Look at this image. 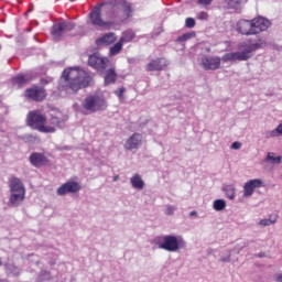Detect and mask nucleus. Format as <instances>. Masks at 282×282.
Returning <instances> with one entry per match:
<instances>
[{"instance_id": "obj_28", "label": "nucleus", "mask_w": 282, "mask_h": 282, "mask_svg": "<svg viewBox=\"0 0 282 282\" xmlns=\"http://www.w3.org/2000/svg\"><path fill=\"white\" fill-rule=\"evenodd\" d=\"M191 39H195V32L184 33L183 35L176 39L177 43H186V41H191Z\"/></svg>"}, {"instance_id": "obj_42", "label": "nucleus", "mask_w": 282, "mask_h": 282, "mask_svg": "<svg viewBox=\"0 0 282 282\" xmlns=\"http://www.w3.org/2000/svg\"><path fill=\"white\" fill-rule=\"evenodd\" d=\"M221 261H223L224 263H226V261H230V257H228V258H223Z\"/></svg>"}, {"instance_id": "obj_41", "label": "nucleus", "mask_w": 282, "mask_h": 282, "mask_svg": "<svg viewBox=\"0 0 282 282\" xmlns=\"http://www.w3.org/2000/svg\"><path fill=\"white\" fill-rule=\"evenodd\" d=\"M47 83H50V82H47L46 79H41L42 85H47Z\"/></svg>"}, {"instance_id": "obj_25", "label": "nucleus", "mask_w": 282, "mask_h": 282, "mask_svg": "<svg viewBox=\"0 0 282 282\" xmlns=\"http://www.w3.org/2000/svg\"><path fill=\"white\" fill-rule=\"evenodd\" d=\"M276 219H279V216L276 214L271 215L269 219L260 220L259 226H261V228H265V226H272V224H276Z\"/></svg>"}, {"instance_id": "obj_29", "label": "nucleus", "mask_w": 282, "mask_h": 282, "mask_svg": "<svg viewBox=\"0 0 282 282\" xmlns=\"http://www.w3.org/2000/svg\"><path fill=\"white\" fill-rule=\"evenodd\" d=\"M264 160L265 162H271V164H279L281 162V156H274V152H268Z\"/></svg>"}, {"instance_id": "obj_21", "label": "nucleus", "mask_w": 282, "mask_h": 282, "mask_svg": "<svg viewBox=\"0 0 282 282\" xmlns=\"http://www.w3.org/2000/svg\"><path fill=\"white\" fill-rule=\"evenodd\" d=\"M116 80H118V73H116V68H110L106 70L105 77H104V84L113 85L116 84Z\"/></svg>"}, {"instance_id": "obj_34", "label": "nucleus", "mask_w": 282, "mask_h": 282, "mask_svg": "<svg viewBox=\"0 0 282 282\" xmlns=\"http://www.w3.org/2000/svg\"><path fill=\"white\" fill-rule=\"evenodd\" d=\"M185 26H187V28H189V29L194 28V26H195V19H193V18H187V19L185 20Z\"/></svg>"}, {"instance_id": "obj_14", "label": "nucleus", "mask_w": 282, "mask_h": 282, "mask_svg": "<svg viewBox=\"0 0 282 282\" xmlns=\"http://www.w3.org/2000/svg\"><path fill=\"white\" fill-rule=\"evenodd\" d=\"M202 67L203 69H219L221 67V58L219 56H205L202 58Z\"/></svg>"}, {"instance_id": "obj_7", "label": "nucleus", "mask_w": 282, "mask_h": 282, "mask_svg": "<svg viewBox=\"0 0 282 282\" xmlns=\"http://www.w3.org/2000/svg\"><path fill=\"white\" fill-rule=\"evenodd\" d=\"M105 3L97 4L89 13L90 23L95 28H101V30H111L113 22L102 20V7Z\"/></svg>"}, {"instance_id": "obj_23", "label": "nucleus", "mask_w": 282, "mask_h": 282, "mask_svg": "<svg viewBox=\"0 0 282 282\" xmlns=\"http://www.w3.org/2000/svg\"><path fill=\"white\" fill-rule=\"evenodd\" d=\"M25 200V195L23 194H11L9 198V203L11 206H20Z\"/></svg>"}, {"instance_id": "obj_22", "label": "nucleus", "mask_w": 282, "mask_h": 282, "mask_svg": "<svg viewBox=\"0 0 282 282\" xmlns=\"http://www.w3.org/2000/svg\"><path fill=\"white\" fill-rule=\"evenodd\" d=\"M130 184L133 188H137V191H142V188H144V181L140 174H133L130 178Z\"/></svg>"}, {"instance_id": "obj_5", "label": "nucleus", "mask_w": 282, "mask_h": 282, "mask_svg": "<svg viewBox=\"0 0 282 282\" xmlns=\"http://www.w3.org/2000/svg\"><path fill=\"white\" fill-rule=\"evenodd\" d=\"M133 12L131 3L127 0H123L113 7L111 13L109 14L110 23H124L127 19H130L131 13Z\"/></svg>"}, {"instance_id": "obj_15", "label": "nucleus", "mask_w": 282, "mask_h": 282, "mask_svg": "<svg viewBox=\"0 0 282 282\" xmlns=\"http://www.w3.org/2000/svg\"><path fill=\"white\" fill-rule=\"evenodd\" d=\"M9 188L11 195H25V185L19 177H11L9 180Z\"/></svg>"}, {"instance_id": "obj_4", "label": "nucleus", "mask_w": 282, "mask_h": 282, "mask_svg": "<svg viewBox=\"0 0 282 282\" xmlns=\"http://www.w3.org/2000/svg\"><path fill=\"white\" fill-rule=\"evenodd\" d=\"M46 123L47 118L45 117V115L41 113L40 110L30 111L26 116L28 127L35 131H39L40 133L54 131L53 128L45 127Z\"/></svg>"}, {"instance_id": "obj_27", "label": "nucleus", "mask_w": 282, "mask_h": 282, "mask_svg": "<svg viewBox=\"0 0 282 282\" xmlns=\"http://www.w3.org/2000/svg\"><path fill=\"white\" fill-rule=\"evenodd\" d=\"M135 39V33L132 31H126L122 36L119 39L120 42L124 43H131Z\"/></svg>"}, {"instance_id": "obj_40", "label": "nucleus", "mask_w": 282, "mask_h": 282, "mask_svg": "<svg viewBox=\"0 0 282 282\" xmlns=\"http://www.w3.org/2000/svg\"><path fill=\"white\" fill-rule=\"evenodd\" d=\"M276 282H282V273L276 276Z\"/></svg>"}, {"instance_id": "obj_12", "label": "nucleus", "mask_w": 282, "mask_h": 282, "mask_svg": "<svg viewBox=\"0 0 282 282\" xmlns=\"http://www.w3.org/2000/svg\"><path fill=\"white\" fill-rule=\"evenodd\" d=\"M44 127H48L50 129H54L51 132L43 133H56L58 129L63 128V112L57 111L55 115H51L48 123H44Z\"/></svg>"}, {"instance_id": "obj_31", "label": "nucleus", "mask_w": 282, "mask_h": 282, "mask_svg": "<svg viewBox=\"0 0 282 282\" xmlns=\"http://www.w3.org/2000/svg\"><path fill=\"white\" fill-rule=\"evenodd\" d=\"M226 208V200L224 199H216L214 202V209L216 210H224Z\"/></svg>"}, {"instance_id": "obj_9", "label": "nucleus", "mask_w": 282, "mask_h": 282, "mask_svg": "<svg viewBox=\"0 0 282 282\" xmlns=\"http://www.w3.org/2000/svg\"><path fill=\"white\" fill-rule=\"evenodd\" d=\"M88 65L89 67H93V69H96V72H99V74H102L109 65V58L95 53L88 57Z\"/></svg>"}, {"instance_id": "obj_1", "label": "nucleus", "mask_w": 282, "mask_h": 282, "mask_svg": "<svg viewBox=\"0 0 282 282\" xmlns=\"http://www.w3.org/2000/svg\"><path fill=\"white\" fill-rule=\"evenodd\" d=\"M62 78L64 79L65 89H70L74 94L80 91V89H85L94 80L89 76V73L80 68H65Z\"/></svg>"}, {"instance_id": "obj_39", "label": "nucleus", "mask_w": 282, "mask_h": 282, "mask_svg": "<svg viewBox=\"0 0 282 282\" xmlns=\"http://www.w3.org/2000/svg\"><path fill=\"white\" fill-rule=\"evenodd\" d=\"M173 213H175V208L174 207H167L166 214L167 215H173Z\"/></svg>"}, {"instance_id": "obj_24", "label": "nucleus", "mask_w": 282, "mask_h": 282, "mask_svg": "<svg viewBox=\"0 0 282 282\" xmlns=\"http://www.w3.org/2000/svg\"><path fill=\"white\" fill-rule=\"evenodd\" d=\"M124 44L119 40L113 46L109 48V55L110 56H118L120 52H122V46Z\"/></svg>"}, {"instance_id": "obj_20", "label": "nucleus", "mask_w": 282, "mask_h": 282, "mask_svg": "<svg viewBox=\"0 0 282 282\" xmlns=\"http://www.w3.org/2000/svg\"><path fill=\"white\" fill-rule=\"evenodd\" d=\"M117 39L116 33H106L96 40V45H105L107 47L116 43Z\"/></svg>"}, {"instance_id": "obj_3", "label": "nucleus", "mask_w": 282, "mask_h": 282, "mask_svg": "<svg viewBox=\"0 0 282 282\" xmlns=\"http://www.w3.org/2000/svg\"><path fill=\"white\" fill-rule=\"evenodd\" d=\"M262 47H265V41L261 39L250 44L243 42L239 45V48L243 51L227 53L223 56L221 61H224V63L230 61H248L252 58V52H257V50H261Z\"/></svg>"}, {"instance_id": "obj_30", "label": "nucleus", "mask_w": 282, "mask_h": 282, "mask_svg": "<svg viewBox=\"0 0 282 282\" xmlns=\"http://www.w3.org/2000/svg\"><path fill=\"white\" fill-rule=\"evenodd\" d=\"M224 192L228 199H235V187L232 185H227L224 187Z\"/></svg>"}, {"instance_id": "obj_37", "label": "nucleus", "mask_w": 282, "mask_h": 282, "mask_svg": "<svg viewBox=\"0 0 282 282\" xmlns=\"http://www.w3.org/2000/svg\"><path fill=\"white\" fill-rule=\"evenodd\" d=\"M231 149H234L235 151L241 149V142L236 141L231 144Z\"/></svg>"}, {"instance_id": "obj_2", "label": "nucleus", "mask_w": 282, "mask_h": 282, "mask_svg": "<svg viewBox=\"0 0 282 282\" xmlns=\"http://www.w3.org/2000/svg\"><path fill=\"white\" fill-rule=\"evenodd\" d=\"M272 25L270 20L263 17H257L251 20H239L236 24V32L242 36H257L261 32H267V30Z\"/></svg>"}, {"instance_id": "obj_36", "label": "nucleus", "mask_w": 282, "mask_h": 282, "mask_svg": "<svg viewBox=\"0 0 282 282\" xmlns=\"http://www.w3.org/2000/svg\"><path fill=\"white\" fill-rule=\"evenodd\" d=\"M276 133H280L282 135V123L276 127L275 130L271 131V135L274 137Z\"/></svg>"}, {"instance_id": "obj_11", "label": "nucleus", "mask_w": 282, "mask_h": 282, "mask_svg": "<svg viewBox=\"0 0 282 282\" xmlns=\"http://www.w3.org/2000/svg\"><path fill=\"white\" fill-rule=\"evenodd\" d=\"M24 96L25 98H30V100H34L35 102H43V100L47 98V93L43 87L33 86L25 90Z\"/></svg>"}, {"instance_id": "obj_8", "label": "nucleus", "mask_w": 282, "mask_h": 282, "mask_svg": "<svg viewBox=\"0 0 282 282\" xmlns=\"http://www.w3.org/2000/svg\"><path fill=\"white\" fill-rule=\"evenodd\" d=\"M181 243L182 240L177 239L176 236H163L159 238V248L167 252H177Z\"/></svg>"}, {"instance_id": "obj_26", "label": "nucleus", "mask_w": 282, "mask_h": 282, "mask_svg": "<svg viewBox=\"0 0 282 282\" xmlns=\"http://www.w3.org/2000/svg\"><path fill=\"white\" fill-rule=\"evenodd\" d=\"M30 83V78L25 77V75H19L13 78V84H15L19 88L28 85Z\"/></svg>"}, {"instance_id": "obj_6", "label": "nucleus", "mask_w": 282, "mask_h": 282, "mask_svg": "<svg viewBox=\"0 0 282 282\" xmlns=\"http://www.w3.org/2000/svg\"><path fill=\"white\" fill-rule=\"evenodd\" d=\"M82 107L88 113L105 111L107 109V99L100 95H88L82 102Z\"/></svg>"}, {"instance_id": "obj_19", "label": "nucleus", "mask_w": 282, "mask_h": 282, "mask_svg": "<svg viewBox=\"0 0 282 282\" xmlns=\"http://www.w3.org/2000/svg\"><path fill=\"white\" fill-rule=\"evenodd\" d=\"M142 144V134L140 133H133L124 144V149L128 151H133V149H138Z\"/></svg>"}, {"instance_id": "obj_17", "label": "nucleus", "mask_w": 282, "mask_h": 282, "mask_svg": "<svg viewBox=\"0 0 282 282\" xmlns=\"http://www.w3.org/2000/svg\"><path fill=\"white\" fill-rule=\"evenodd\" d=\"M164 67H169V62L164 57H158L155 59H152L147 65L148 72H162Z\"/></svg>"}, {"instance_id": "obj_32", "label": "nucleus", "mask_w": 282, "mask_h": 282, "mask_svg": "<svg viewBox=\"0 0 282 282\" xmlns=\"http://www.w3.org/2000/svg\"><path fill=\"white\" fill-rule=\"evenodd\" d=\"M237 6H239V0H227V8L234 9L237 8Z\"/></svg>"}, {"instance_id": "obj_18", "label": "nucleus", "mask_w": 282, "mask_h": 282, "mask_svg": "<svg viewBox=\"0 0 282 282\" xmlns=\"http://www.w3.org/2000/svg\"><path fill=\"white\" fill-rule=\"evenodd\" d=\"M261 184H263V182L259 178L248 181L243 186L245 197H252L254 188H260Z\"/></svg>"}, {"instance_id": "obj_13", "label": "nucleus", "mask_w": 282, "mask_h": 282, "mask_svg": "<svg viewBox=\"0 0 282 282\" xmlns=\"http://www.w3.org/2000/svg\"><path fill=\"white\" fill-rule=\"evenodd\" d=\"M82 188L80 183L68 181L57 188V195L63 196L67 195V193H78Z\"/></svg>"}, {"instance_id": "obj_43", "label": "nucleus", "mask_w": 282, "mask_h": 282, "mask_svg": "<svg viewBox=\"0 0 282 282\" xmlns=\"http://www.w3.org/2000/svg\"><path fill=\"white\" fill-rule=\"evenodd\" d=\"M118 180H119L118 175L113 177V182H118Z\"/></svg>"}, {"instance_id": "obj_10", "label": "nucleus", "mask_w": 282, "mask_h": 282, "mask_svg": "<svg viewBox=\"0 0 282 282\" xmlns=\"http://www.w3.org/2000/svg\"><path fill=\"white\" fill-rule=\"evenodd\" d=\"M74 28H76V24L73 22H58L53 25L51 34L54 41H61V39H63V34H65V32H72Z\"/></svg>"}, {"instance_id": "obj_16", "label": "nucleus", "mask_w": 282, "mask_h": 282, "mask_svg": "<svg viewBox=\"0 0 282 282\" xmlns=\"http://www.w3.org/2000/svg\"><path fill=\"white\" fill-rule=\"evenodd\" d=\"M29 161L32 166H35L36 169H40V166H47V164H50V159L40 152L32 153L29 158Z\"/></svg>"}, {"instance_id": "obj_35", "label": "nucleus", "mask_w": 282, "mask_h": 282, "mask_svg": "<svg viewBox=\"0 0 282 282\" xmlns=\"http://www.w3.org/2000/svg\"><path fill=\"white\" fill-rule=\"evenodd\" d=\"M197 19L199 21H206V19H208V13H206L205 11H202L198 13Z\"/></svg>"}, {"instance_id": "obj_33", "label": "nucleus", "mask_w": 282, "mask_h": 282, "mask_svg": "<svg viewBox=\"0 0 282 282\" xmlns=\"http://www.w3.org/2000/svg\"><path fill=\"white\" fill-rule=\"evenodd\" d=\"M124 91H127V88L121 87L115 90V95L121 100L122 96H124Z\"/></svg>"}, {"instance_id": "obj_38", "label": "nucleus", "mask_w": 282, "mask_h": 282, "mask_svg": "<svg viewBox=\"0 0 282 282\" xmlns=\"http://www.w3.org/2000/svg\"><path fill=\"white\" fill-rule=\"evenodd\" d=\"M213 3V0H198L199 6H210Z\"/></svg>"}]
</instances>
